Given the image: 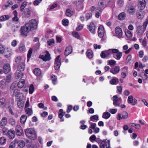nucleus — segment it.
Listing matches in <instances>:
<instances>
[{
    "mask_svg": "<svg viewBox=\"0 0 148 148\" xmlns=\"http://www.w3.org/2000/svg\"><path fill=\"white\" fill-rule=\"evenodd\" d=\"M32 29L29 23H27L25 24L21 27L20 35L23 37H26Z\"/></svg>",
    "mask_w": 148,
    "mask_h": 148,
    "instance_id": "nucleus-1",
    "label": "nucleus"
},
{
    "mask_svg": "<svg viewBox=\"0 0 148 148\" xmlns=\"http://www.w3.org/2000/svg\"><path fill=\"white\" fill-rule=\"evenodd\" d=\"M25 132L26 136L30 139L34 140L37 137L36 133L34 129L27 128Z\"/></svg>",
    "mask_w": 148,
    "mask_h": 148,
    "instance_id": "nucleus-2",
    "label": "nucleus"
},
{
    "mask_svg": "<svg viewBox=\"0 0 148 148\" xmlns=\"http://www.w3.org/2000/svg\"><path fill=\"white\" fill-rule=\"evenodd\" d=\"M146 30L142 27V26L139 25L137 27L136 33L137 37L138 38H142Z\"/></svg>",
    "mask_w": 148,
    "mask_h": 148,
    "instance_id": "nucleus-3",
    "label": "nucleus"
},
{
    "mask_svg": "<svg viewBox=\"0 0 148 148\" xmlns=\"http://www.w3.org/2000/svg\"><path fill=\"white\" fill-rule=\"evenodd\" d=\"M100 148H105V145L107 148H110V141L109 140H105L101 142L100 143Z\"/></svg>",
    "mask_w": 148,
    "mask_h": 148,
    "instance_id": "nucleus-4",
    "label": "nucleus"
},
{
    "mask_svg": "<svg viewBox=\"0 0 148 148\" xmlns=\"http://www.w3.org/2000/svg\"><path fill=\"white\" fill-rule=\"evenodd\" d=\"M113 101V104L115 106H119L122 101L121 97L118 98L117 95L114 96L112 98Z\"/></svg>",
    "mask_w": 148,
    "mask_h": 148,
    "instance_id": "nucleus-5",
    "label": "nucleus"
},
{
    "mask_svg": "<svg viewBox=\"0 0 148 148\" xmlns=\"http://www.w3.org/2000/svg\"><path fill=\"white\" fill-rule=\"evenodd\" d=\"M121 77L123 79L126 78L128 73V67L125 66L121 69Z\"/></svg>",
    "mask_w": 148,
    "mask_h": 148,
    "instance_id": "nucleus-6",
    "label": "nucleus"
},
{
    "mask_svg": "<svg viewBox=\"0 0 148 148\" xmlns=\"http://www.w3.org/2000/svg\"><path fill=\"white\" fill-rule=\"evenodd\" d=\"M127 102L132 105L134 106L137 103V100L132 95H130L128 97Z\"/></svg>",
    "mask_w": 148,
    "mask_h": 148,
    "instance_id": "nucleus-7",
    "label": "nucleus"
},
{
    "mask_svg": "<svg viewBox=\"0 0 148 148\" xmlns=\"http://www.w3.org/2000/svg\"><path fill=\"white\" fill-rule=\"evenodd\" d=\"M60 56L59 55L57 56L55 59L54 68L56 70L59 69L61 65L60 60Z\"/></svg>",
    "mask_w": 148,
    "mask_h": 148,
    "instance_id": "nucleus-8",
    "label": "nucleus"
},
{
    "mask_svg": "<svg viewBox=\"0 0 148 148\" xmlns=\"http://www.w3.org/2000/svg\"><path fill=\"white\" fill-rule=\"evenodd\" d=\"M89 30L92 33L95 34V29L96 27L93 23H91L88 25Z\"/></svg>",
    "mask_w": 148,
    "mask_h": 148,
    "instance_id": "nucleus-9",
    "label": "nucleus"
},
{
    "mask_svg": "<svg viewBox=\"0 0 148 148\" xmlns=\"http://www.w3.org/2000/svg\"><path fill=\"white\" fill-rule=\"evenodd\" d=\"M120 70V67L118 66H115L110 70V72L114 75L118 74Z\"/></svg>",
    "mask_w": 148,
    "mask_h": 148,
    "instance_id": "nucleus-10",
    "label": "nucleus"
},
{
    "mask_svg": "<svg viewBox=\"0 0 148 148\" xmlns=\"http://www.w3.org/2000/svg\"><path fill=\"white\" fill-rule=\"evenodd\" d=\"M115 34L119 38H122L123 32L121 28L116 27L115 28Z\"/></svg>",
    "mask_w": 148,
    "mask_h": 148,
    "instance_id": "nucleus-11",
    "label": "nucleus"
},
{
    "mask_svg": "<svg viewBox=\"0 0 148 148\" xmlns=\"http://www.w3.org/2000/svg\"><path fill=\"white\" fill-rule=\"evenodd\" d=\"M14 142H15V143L16 144H18V147L20 148H23L25 146V142L22 140H18L17 139H15L14 140Z\"/></svg>",
    "mask_w": 148,
    "mask_h": 148,
    "instance_id": "nucleus-12",
    "label": "nucleus"
},
{
    "mask_svg": "<svg viewBox=\"0 0 148 148\" xmlns=\"http://www.w3.org/2000/svg\"><path fill=\"white\" fill-rule=\"evenodd\" d=\"M32 29H36L37 26V23L36 21L34 19L31 20L29 23Z\"/></svg>",
    "mask_w": 148,
    "mask_h": 148,
    "instance_id": "nucleus-13",
    "label": "nucleus"
},
{
    "mask_svg": "<svg viewBox=\"0 0 148 148\" xmlns=\"http://www.w3.org/2000/svg\"><path fill=\"white\" fill-rule=\"evenodd\" d=\"M98 36L100 38L103 37L104 36V28L102 25L100 26L98 29Z\"/></svg>",
    "mask_w": 148,
    "mask_h": 148,
    "instance_id": "nucleus-14",
    "label": "nucleus"
},
{
    "mask_svg": "<svg viewBox=\"0 0 148 148\" xmlns=\"http://www.w3.org/2000/svg\"><path fill=\"white\" fill-rule=\"evenodd\" d=\"M6 135L10 138L13 139L15 136V132L13 130L10 129L8 131Z\"/></svg>",
    "mask_w": 148,
    "mask_h": 148,
    "instance_id": "nucleus-15",
    "label": "nucleus"
},
{
    "mask_svg": "<svg viewBox=\"0 0 148 148\" xmlns=\"http://www.w3.org/2000/svg\"><path fill=\"white\" fill-rule=\"evenodd\" d=\"M145 6L146 2L145 0H139L138 7L140 10H142L145 8Z\"/></svg>",
    "mask_w": 148,
    "mask_h": 148,
    "instance_id": "nucleus-16",
    "label": "nucleus"
},
{
    "mask_svg": "<svg viewBox=\"0 0 148 148\" xmlns=\"http://www.w3.org/2000/svg\"><path fill=\"white\" fill-rule=\"evenodd\" d=\"M23 130L21 127L19 125H17L16 127V133L17 135L20 136L22 134Z\"/></svg>",
    "mask_w": 148,
    "mask_h": 148,
    "instance_id": "nucleus-17",
    "label": "nucleus"
},
{
    "mask_svg": "<svg viewBox=\"0 0 148 148\" xmlns=\"http://www.w3.org/2000/svg\"><path fill=\"white\" fill-rule=\"evenodd\" d=\"M46 54L45 56L42 55L40 57L41 59H42L44 61H48L51 59L50 54L48 52L46 51Z\"/></svg>",
    "mask_w": 148,
    "mask_h": 148,
    "instance_id": "nucleus-18",
    "label": "nucleus"
},
{
    "mask_svg": "<svg viewBox=\"0 0 148 148\" xmlns=\"http://www.w3.org/2000/svg\"><path fill=\"white\" fill-rule=\"evenodd\" d=\"M12 49L10 48H8L5 52L4 56L6 58H9L12 55Z\"/></svg>",
    "mask_w": 148,
    "mask_h": 148,
    "instance_id": "nucleus-19",
    "label": "nucleus"
},
{
    "mask_svg": "<svg viewBox=\"0 0 148 148\" xmlns=\"http://www.w3.org/2000/svg\"><path fill=\"white\" fill-rule=\"evenodd\" d=\"M72 51V47L70 46L67 47L64 51V55L65 56H68L71 54Z\"/></svg>",
    "mask_w": 148,
    "mask_h": 148,
    "instance_id": "nucleus-20",
    "label": "nucleus"
},
{
    "mask_svg": "<svg viewBox=\"0 0 148 148\" xmlns=\"http://www.w3.org/2000/svg\"><path fill=\"white\" fill-rule=\"evenodd\" d=\"M4 72L5 73H9L10 70V67L8 64H4L3 67Z\"/></svg>",
    "mask_w": 148,
    "mask_h": 148,
    "instance_id": "nucleus-21",
    "label": "nucleus"
},
{
    "mask_svg": "<svg viewBox=\"0 0 148 148\" xmlns=\"http://www.w3.org/2000/svg\"><path fill=\"white\" fill-rule=\"evenodd\" d=\"M105 4L104 1H100L99 2V5L96 9L98 10L100 12H101Z\"/></svg>",
    "mask_w": 148,
    "mask_h": 148,
    "instance_id": "nucleus-22",
    "label": "nucleus"
},
{
    "mask_svg": "<svg viewBox=\"0 0 148 148\" xmlns=\"http://www.w3.org/2000/svg\"><path fill=\"white\" fill-rule=\"evenodd\" d=\"M128 12L130 14H133L136 12L135 8L133 6H130L128 7Z\"/></svg>",
    "mask_w": 148,
    "mask_h": 148,
    "instance_id": "nucleus-23",
    "label": "nucleus"
},
{
    "mask_svg": "<svg viewBox=\"0 0 148 148\" xmlns=\"http://www.w3.org/2000/svg\"><path fill=\"white\" fill-rule=\"evenodd\" d=\"M7 123V118L5 117H3L0 122V127H1L5 126Z\"/></svg>",
    "mask_w": 148,
    "mask_h": 148,
    "instance_id": "nucleus-24",
    "label": "nucleus"
},
{
    "mask_svg": "<svg viewBox=\"0 0 148 148\" xmlns=\"http://www.w3.org/2000/svg\"><path fill=\"white\" fill-rule=\"evenodd\" d=\"M30 14V11L29 8H26L25 11L22 14V16L24 18H28L29 17Z\"/></svg>",
    "mask_w": 148,
    "mask_h": 148,
    "instance_id": "nucleus-25",
    "label": "nucleus"
},
{
    "mask_svg": "<svg viewBox=\"0 0 148 148\" xmlns=\"http://www.w3.org/2000/svg\"><path fill=\"white\" fill-rule=\"evenodd\" d=\"M25 68V65L24 62H22L19 64L17 69L19 71H22L24 70Z\"/></svg>",
    "mask_w": 148,
    "mask_h": 148,
    "instance_id": "nucleus-26",
    "label": "nucleus"
},
{
    "mask_svg": "<svg viewBox=\"0 0 148 148\" xmlns=\"http://www.w3.org/2000/svg\"><path fill=\"white\" fill-rule=\"evenodd\" d=\"M17 104L19 108H22L24 106V102L22 99H19L18 100Z\"/></svg>",
    "mask_w": 148,
    "mask_h": 148,
    "instance_id": "nucleus-27",
    "label": "nucleus"
},
{
    "mask_svg": "<svg viewBox=\"0 0 148 148\" xmlns=\"http://www.w3.org/2000/svg\"><path fill=\"white\" fill-rule=\"evenodd\" d=\"M122 53L121 52H118L116 55L115 54H113V57L117 60H119L121 57Z\"/></svg>",
    "mask_w": 148,
    "mask_h": 148,
    "instance_id": "nucleus-28",
    "label": "nucleus"
},
{
    "mask_svg": "<svg viewBox=\"0 0 148 148\" xmlns=\"http://www.w3.org/2000/svg\"><path fill=\"white\" fill-rule=\"evenodd\" d=\"M6 82L5 78L3 79L0 82V88H5L6 87Z\"/></svg>",
    "mask_w": 148,
    "mask_h": 148,
    "instance_id": "nucleus-29",
    "label": "nucleus"
},
{
    "mask_svg": "<svg viewBox=\"0 0 148 148\" xmlns=\"http://www.w3.org/2000/svg\"><path fill=\"white\" fill-rule=\"evenodd\" d=\"M137 15L138 18L142 19L144 17V13L142 10H140L137 13Z\"/></svg>",
    "mask_w": 148,
    "mask_h": 148,
    "instance_id": "nucleus-30",
    "label": "nucleus"
},
{
    "mask_svg": "<svg viewBox=\"0 0 148 148\" xmlns=\"http://www.w3.org/2000/svg\"><path fill=\"white\" fill-rule=\"evenodd\" d=\"M25 83V81L24 79H21L18 82L17 84L18 87L19 88H21L23 86Z\"/></svg>",
    "mask_w": 148,
    "mask_h": 148,
    "instance_id": "nucleus-31",
    "label": "nucleus"
},
{
    "mask_svg": "<svg viewBox=\"0 0 148 148\" xmlns=\"http://www.w3.org/2000/svg\"><path fill=\"white\" fill-rule=\"evenodd\" d=\"M86 53L87 57L89 59L93 57L92 51L90 49H88Z\"/></svg>",
    "mask_w": 148,
    "mask_h": 148,
    "instance_id": "nucleus-32",
    "label": "nucleus"
},
{
    "mask_svg": "<svg viewBox=\"0 0 148 148\" xmlns=\"http://www.w3.org/2000/svg\"><path fill=\"white\" fill-rule=\"evenodd\" d=\"M84 1V0H79L78 1H76L73 2V4L74 5L77 6H79L80 5H82Z\"/></svg>",
    "mask_w": 148,
    "mask_h": 148,
    "instance_id": "nucleus-33",
    "label": "nucleus"
},
{
    "mask_svg": "<svg viewBox=\"0 0 148 148\" xmlns=\"http://www.w3.org/2000/svg\"><path fill=\"white\" fill-rule=\"evenodd\" d=\"M27 116L25 115H22L20 118V122L22 124H24L25 123L27 119Z\"/></svg>",
    "mask_w": 148,
    "mask_h": 148,
    "instance_id": "nucleus-34",
    "label": "nucleus"
},
{
    "mask_svg": "<svg viewBox=\"0 0 148 148\" xmlns=\"http://www.w3.org/2000/svg\"><path fill=\"white\" fill-rule=\"evenodd\" d=\"M5 99L4 98L0 99V108H3L5 106Z\"/></svg>",
    "mask_w": 148,
    "mask_h": 148,
    "instance_id": "nucleus-35",
    "label": "nucleus"
},
{
    "mask_svg": "<svg viewBox=\"0 0 148 148\" xmlns=\"http://www.w3.org/2000/svg\"><path fill=\"white\" fill-rule=\"evenodd\" d=\"M125 33L126 36L128 38H131L132 36L131 32L127 29H125Z\"/></svg>",
    "mask_w": 148,
    "mask_h": 148,
    "instance_id": "nucleus-36",
    "label": "nucleus"
},
{
    "mask_svg": "<svg viewBox=\"0 0 148 148\" xmlns=\"http://www.w3.org/2000/svg\"><path fill=\"white\" fill-rule=\"evenodd\" d=\"M19 49L21 52L25 51L26 50L25 45L23 43H20L19 47Z\"/></svg>",
    "mask_w": 148,
    "mask_h": 148,
    "instance_id": "nucleus-37",
    "label": "nucleus"
},
{
    "mask_svg": "<svg viewBox=\"0 0 148 148\" xmlns=\"http://www.w3.org/2000/svg\"><path fill=\"white\" fill-rule=\"evenodd\" d=\"M110 114L109 112H106L103 113L102 118L106 119H107L110 117Z\"/></svg>",
    "mask_w": 148,
    "mask_h": 148,
    "instance_id": "nucleus-38",
    "label": "nucleus"
},
{
    "mask_svg": "<svg viewBox=\"0 0 148 148\" xmlns=\"http://www.w3.org/2000/svg\"><path fill=\"white\" fill-rule=\"evenodd\" d=\"M125 14L124 12H122L119 14L118 16V18L120 20H123L125 17Z\"/></svg>",
    "mask_w": 148,
    "mask_h": 148,
    "instance_id": "nucleus-39",
    "label": "nucleus"
},
{
    "mask_svg": "<svg viewBox=\"0 0 148 148\" xmlns=\"http://www.w3.org/2000/svg\"><path fill=\"white\" fill-rule=\"evenodd\" d=\"M34 73L36 76H39L41 75V72L40 70L38 68H36L34 69Z\"/></svg>",
    "mask_w": 148,
    "mask_h": 148,
    "instance_id": "nucleus-40",
    "label": "nucleus"
},
{
    "mask_svg": "<svg viewBox=\"0 0 148 148\" xmlns=\"http://www.w3.org/2000/svg\"><path fill=\"white\" fill-rule=\"evenodd\" d=\"M21 93L20 92V90L18 89H15L14 90L13 92V95L16 97H18L20 94Z\"/></svg>",
    "mask_w": 148,
    "mask_h": 148,
    "instance_id": "nucleus-41",
    "label": "nucleus"
},
{
    "mask_svg": "<svg viewBox=\"0 0 148 148\" xmlns=\"http://www.w3.org/2000/svg\"><path fill=\"white\" fill-rule=\"evenodd\" d=\"M90 119V121H95V120L97 121L98 120L99 117L97 115H95L91 116Z\"/></svg>",
    "mask_w": 148,
    "mask_h": 148,
    "instance_id": "nucleus-42",
    "label": "nucleus"
},
{
    "mask_svg": "<svg viewBox=\"0 0 148 148\" xmlns=\"http://www.w3.org/2000/svg\"><path fill=\"white\" fill-rule=\"evenodd\" d=\"M23 75V73L19 71H17L15 74V76L17 79L21 78Z\"/></svg>",
    "mask_w": 148,
    "mask_h": 148,
    "instance_id": "nucleus-43",
    "label": "nucleus"
},
{
    "mask_svg": "<svg viewBox=\"0 0 148 148\" xmlns=\"http://www.w3.org/2000/svg\"><path fill=\"white\" fill-rule=\"evenodd\" d=\"M27 2L26 1H24L21 4L20 7V11L22 12L24 8L27 5Z\"/></svg>",
    "mask_w": 148,
    "mask_h": 148,
    "instance_id": "nucleus-44",
    "label": "nucleus"
},
{
    "mask_svg": "<svg viewBox=\"0 0 148 148\" xmlns=\"http://www.w3.org/2000/svg\"><path fill=\"white\" fill-rule=\"evenodd\" d=\"M9 18L8 15H5L2 16L0 17V20L2 21L8 20Z\"/></svg>",
    "mask_w": 148,
    "mask_h": 148,
    "instance_id": "nucleus-45",
    "label": "nucleus"
},
{
    "mask_svg": "<svg viewBox=\"0 0 148 148\" xmlns=\"http://www.w3.org/2000/svg\"><path fill=\"white\" fill-rule=\"evenodd\" d=\"M118 79L117 78L115 79H112L110 82V83L112 85H115L117 84L116 82H118Z\"/></svg>",
    "mask_w": 148,
    "mask_h": 148,
    "instance_id": "nucleus-46",
    "label": "nucleus"
},
{
    "mask_svg": "<svg viewBox=\"0 0 148 148\" xmlns=\"http://www.w3.org/2000/svg\"><path fill=\"white\" fill-rule=\"evenodd\" d=\"M51 79L52 81V83L54 85L56 84L57 80V79L56 76L54 75H52L51 77Z\"/></svg>",
    "mask_w": 148,
    "mask_h": 148,
    "instance_id": "nucleus-47",
    "label": "nucleus"
},
{
    "mask_svg": "<svg viewBox=\"0 0 148 148\" xmlns=\"http://www.w3.org/2000/svg\"><path fill=\"white\" fill-rule=\"evenodd\" d=\"M12 76L10 74L8 75L6 77L5 79V82L7 83H10L11 81Z\"/></svg>",
    "mask_w": 148,
    "mask_h": 148,
    "instance_id": "nucleus-48",
    "label": "nucleus"
},
{
    "mask_svg": "<svg viewBox=\"0 0 148 148\" xmlns=\"http://www.w3.org/2000/svg\"><path fill=\"white\" fill-rule=\"evenodd\" d=\"M26 112L28 116L31 115L33 113L32 110L29 108H27L26 109Z\"/></svg>",
    "mask_w": 148,
    "mask_h": 148,
    "instance_id": "nucleus-49",
    "label": "nucleus"
},
{
    "mask_svg": "<svg viewBox=\"0 0 148 148\" xmlns=\"http://www.w3.org/2000/svg\"><path fill=\"white\" fill-rule=\"evenodd\" d=\"M6 139L4 137H2L0 138V144L3 145L4 144L6 141Z\"/></svg>",
    "mask_w": 148,
    "mask_h": 148,
    "instance_id": "nucleus-50",
    "label": "nucleus"
},
{
    "mask_svg": "<svg viewBox=\"0 0 148 148\" xmlns=\"http://www.w3.org/2000/svg\"><path fill=\"white\" fill-rule=\"evenodd\" d=\"M104 52L105 53L106 56L107 58L109 57L112 53L110 49H109L107 50L104 51Z\"/></svg>",
    "mask_w": 148,
    "mask_h": 148,
    "instance_id": "nucleus-51",
    "label": "nucleus"
},
{
    "mask_svg": "<svg viewBox=\"0 0 148 148\" xmlns=\"http://www.w3.org/2000/svg\"><path fill=\"white\" fill-rule=\"evenodd\" d=\"M89 123L90 125V128L93 130L94 129H95V127H96V124L95 123L90 122V121H89Z\"/></svg>",
    "mask_w": 148,
    "mask_h": 148,
    "instance_id": "nucleus-52",
    "label": "nucleus"
},
{
    "mask_svg": "<svg viewBox=\"0 0 148 148\" xmlns=\"http://www.w3.org/2000/svg\"><path fill=\"white\" fill-rule=\"evenodd\" d=\"M22 59V57L21 56H18L15 58V61L16 63H19L21 61Z\"/></svg>",
    "mask_w": 148,
    "mask_h": 148,
    "instance_id": "nucleus-53",
    "label": "nucleus"
},
{
    "mask_svg": "<svg viewBox=\"0 0 148 148\" xmlns=\"http://www.w3.org/2000/svg\"><path fill=\"white\" fill-rule=\"evenodd\" d=\"M55 42L54 40L53 39H51L47 41V43L49 46H51Z\"/></svg>",
    "mask_w": 148,
    "mask_h": 148,
    "instance_id": "nucleus-54",
    "label": "nucleus"
},
{
    "mask_svg": "<svg viewBox=\"0 0 148 148\" xmlns=\"http://www.w3.org/2000/svg\"><path fill=\"white\" fill-rule=\"evenodd\" d=\"M148 24V19H147L143 23V26H142V27L146 30Z\"/></svg>",
    "mask_w": 148,
    "mask_h": 148,
    "instance_id": "nucleus-55",
    "label": "nucleus"
},
{
    "mask_svg": "<svg viewBox=\"0 0 148 148\" xmlns=\"http://www.w3.org/2000/svg\"><path fill=\"white\" fill-rule=\"evenodd\" d=\"M139 41L142 43V45L144 47L146 45V41L145 40L141 38L139 39Z\"/></svg>",
    "mask_w": 148,
    "mask_h": 148,
    "instance_id": "nucleus-56",
    "label": "nucleus"
},
{
    "mask_svg": "<svg viewBox=\"0 0 148 148\" xmlns=\"http://www.w3.org/2000/svg\"><path fill=\"white\" fill-rule=\"evenodd\" d=\"M122 116L123 119H127L128 116V113L126 112H123Z\"/></svg>",
    "mask_w": 148,
    "mask_h": 148,
    "instance_id": "nucleus-57",
    "label": "nucleus"
},
{
    "mask_svg": "<svg viewBox=\"0 0 148 148\" xmlns=\"http://www.w3.org/2000/svg\"><path fill=\"white\" fill-rule=\"evenodd\" d=\"M33 51V49L32 48H30L28 51L27 53V58H30L31 56Z\"/></svg>",
    "mask_w": 148,
    "mask_h": 148,
    "instance_id": "nucleus-58",
    "label": "nucleus"
},
{
    "mask_svg": "<svg viewBox=\"0 0 148 148\" xmlns=\"http://www.w3.org/2000/svg\"><path fill=\"white\" fill-rule=\"evenodd\" d=\"M62 23L65 26H67L68 25L69 21L68 19H65L63 20Z\"/></svg>",
    "mask_w": 148,
    "mask_h": 148,
    "instance_id": "nucleus-59",
    "label": "nucleus"
},
{
    "mask_svg": "<svg viewBox=\"0 0 148 148\" xmlns=\"http://www.w3.org/2000/svg\"><path fill=\"white\" fill-rule=\"evenodd\" d=\"M34 89L33 85L32 84L31 85L29 90V93L31 94H32L34 91Z\"/></svg>",
    "mask_w": 148,
    "mask_h": 148,
    "instance_id": "nucleus-60",
    "label": "nucleus"
},
{
    "mask_svg": "<svg viewBox=\"0 0 148 148\" xmlns=\"http://www.w3.org/2000/svg\"><path fill=\"white\" fill-rule=\"evenodd\" d=\"M5 48L2 45H0V53H3L5 51Z\"/></svg>",
    "mask_w": 148,
    "mask_h": 148,
    "instance_id": "nucleus-61",
    "label": "nucleus"
},
{
    "mask_svg": "<svg viewBox=\"0 0 148 148\" xmlns=\"http://www.w3.org/2000/svg\"><path fill=\"white\" fill-rule=\"evenodd\" d=\"M17 84L16 82H13L11 85L10 86V89L12 90H14L16 87Z\"/></svg>",
    "mask_w": 148,
    "mask_h": 148,
    "instance_id": "nucleus-62",
    "label": "nucleus"
},
{
    "mask_svg": "<svg viewBox=\"0 0 148 148\" xmlns=\"http://www.w3.org/2000/svg\"><path fill=\"white\" fill-rule=\"evenodd\" d=\"M96 139V137L94 135H92L89 138L90 141L93 142V141H95Z\"/></svg>",
    "mask_w": 148,
    "mask_h": 148,
    "instance_id": "nucleus-63",
    "label": "nucleus"
},
{
    "mask_svg": "<svg viewBox=\"0 0 148 148\" xmlns=\"http://www.w3.org/2000/svg\"><path fill=\"white\" fill-rule=\"evenodd\" d=\"M73 36L77 39L79 38V35L77 32H74L73 33Z\"/></svg>",
    "mask_w": 148,
    "mask_h": 148,
    "instance_id": "nucleus-64",
    "label": "nucleus"
}]
</instances>
